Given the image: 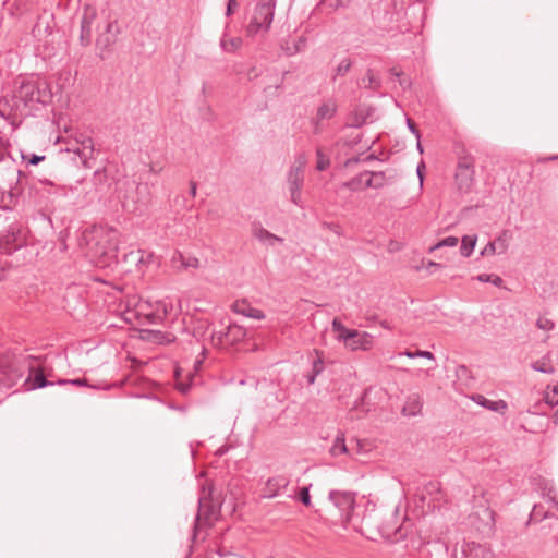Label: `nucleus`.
<instances>
[{"label": "nucleus", "mask_w": 558, "mask_h": 558, "mask_svg": "<svg viewBox=\"0 0 558 558\" xmlns=\"http://www.w3.org/2000/svg\"><path fill=\"white\" fill-rule=\"evenodd\" d=\"M23 179H27L26 174L16 168L13 158L3 159L0 162V193H2L3 208L10 209L15 206L19 196L23 192Z\"/></svg>", "instance_id": "nucleus-1"}, {"label": "nucleus", "mask_w": 558, "mask_h": 558, "mask_svg": "<svg viewBox=\"0 0 558 558\" xmlns=\"http://www.w3.org/2000/svg\"><path fill=\"white\" fill-rule=\"evenodd\" d=\"M14 99L24 106L35 104H47L51 99V92L48 84L38 77H22L16 81Z\"/></svg>", "instance_id": "nucleus-2"}, {"label": "nucleus", "mask_w": 558, "mask_h": 558, "mask_svg": "<svg viewBox=\"0 0 558 558\" xmlns=\"http://www.w3.org/2000/svg\"><path fill=\"white\" fill-rule=\"evenodd\" d=\"M275 8L276 0H259L246 26V35L253 37L259 33H267L274 20Z\"/></svg>", "instance_id": "nucleus-3"}, {"label": "nucleus", "mask_w": 558, "mask_h": 558, "mask_svg": "<svg viewBox=\"0 0 558 558\" xmlns=\"http://www.w3.org/2000/svg\"><path fill=\"white\" fill-rule=\"evenodd\" d=\"M126 192L122 197L123 207L130 211L142 210L150 201V190L147 183L126 181Z\"/></svg>", "instance_id": "nucleus-4"}, {"label": "nucleus", "mask_w": 558, "mask_h": 558, "mask_svg": "<svg viewBox=\"0 0 558 558\" xmlns=\"http://www.w3.org/2000/svg\"><path fill=\"white\" fill-rule=\"evenodd\" d=\"M26 244V231L20 223H11L0 235V253L11 255Z\"/></svg>", "instance_id": "nucleus-5"}, {"label": "nucleus", "mask_w": 558, "mask_h": 558, "mask_svg": "<svg viewBox=\"0 0 558 558\" xmlns=\"http://www.w3.org/2000/svg\"><path fill=\"white\" fill-rule=\"evenodd\" d=\"M219 510L216 505L206 496L198 498V511L195 517L193 527V541L198 536V531L203 527H209L217 520Z\"/></svg>", "instance_id": "nucleus-6"}, {"label": "nucleus", "mask_w": 558, "mask_h": 558, "mask_svg": "<svg viewBox=\"0 0 558 558\" xmlns=\"http://www.w3.org/2000/svg\"><path fill=\"white\" fill-rule=\"evenodd\" d=\"M304 160L290 167L287 174V185L290 193V201L300 208H303L302 189L304 185Z\"/></svg>", "instance_id": "nucleus-7"}, {"label": "nucleus", "mask_w": 558, "mask_h": 558, "mask_svg": "<svg viewBox=\"0 0 558 558\" xmlns=\"http://www.w3.org/2000/svg\"><path fill=\"white\" fill-rule=\"evenodd\" d=\"M475 160L470 154L459 157L456 170V183L460 192L468 193L474 183Z\"/></svg>", "instance_id": "nucleus-8"}, {"label": "nucleus", "mask_w": 558, "mask_h": 558, "mask_svg": "<svg viewBox=\"0 0 558 558\" xmlns=\"http://www.w3.org/2000/svg\"><path fill=\"white\" fill-rule=\"evenodd\" d=\"M329 499L338 511L339 520L342 523H351L355 506L354 495L350 492L331 490Z\"/></svg>", "instance_id": "nucleus-9"}, {"label": "nucleus", "mask_w": 558, "mask_h": 558, "mask_svg": "<svg viewBox=\"0 0 558 558\" xmlns=\"http://www.w3.org/2000/svg\"><path fill=\"white\" fill-rule=\"evenodd\" d=\"M99 28V17L94 7L85 5L81 17L80 44L87 47L92 44L94 25Z\"/></svg>", "instance_id": "nucleus-10"}, {"label": "nucleus", "mask_w": 558, "mask_h": 558, "mask_svg": "<svg viewBox=\"0 0 558 558\" xmlns=\"http://www.w3.org/2000/svg\"><path fill=\"white\" fill-rule=\"evenodd\" d=\"M24 373L15 361L8 356L0 357V386L11 388L23 377Z\"/></svg>", "instance_id": "nucleus-11"}, {"label": "nucleus", "mask_w": 558, "mask_h": 558, "mask_svg": "<svg viewBox=\"0 0 558 558\" xmlns=\"http://www.w3.org/2000/svg\"><path fill=\"white\" fill-rule=\"evenodd\" d=\"M118 33L119 26L116 21H104V31L96 38V49L100 59L106 58V51L116 43Z\"/></svg>", "instance_id": "nucleus-12"}, {"label": "nucleus", "mask_w": 558, "mask_h": 558, "mask_svg": "<svg viewBox=\"0 0 558 558\" xmlns=\"http://www.w3.org/2000/svg\"><path fill=\"white\" fill-rule=\"evenodd\" d=\"M246 337V330L236 325L230 324L226 330L214 331L211 341L215 345H233Z\"/></svg>", "instance_id": "nucleus-13"}, {"label": "nucleus", "mask_w": 558, "mask_h": 558, "mask_svg": "<svg viewBox=\"0 0 558 558\" xmlns=\"http://www.w3.org/2000/svg\"><path fill=\"white\" fill-rule=\"evenodd\" d=\"M342 342L351 351H366L373 345V336L365 331L352 329L351 331H345V336H342Z\"/></svg>", "instance_id": "nucleus-14"}, {"label": "nucleus", "mask_w": 558, "mask_h": 558, "mask_svg": "<svg viewBox=\"0 0 558 558\" xmlns=\"http://www.w3.org/2000/svg\"><path fill=\"white\" fill-rule=\"evenodd\" d=\"M454 558H494L493 553L486 547L474 542H463L460 548V555L457 548L453 554Z\"/></svg>", "instance_id": "nucleus-15"}, {"label": "nucleus", "mask_w": 558, "mask_h": 558, "mask_svg": "<svg viewBox=\"0 0 558 558\" xmlns=\"http://www.w3.org/2000/svg\"><path fill=\"white\" fill-rule=\"evenodd\" d=\"M290 483L289 477L286 475H276L267 480L263 493L265 498L276 497L280 490L286 489Z\"/></svg>", "instance_id": "nucleus-16"}, {"label": "nucleus", "mask_w": 558, "mask_h": 558, "mask_svg": "<svg viewBox=\"0 0 558 558\" xmlns=\"http://www.w3.org/2000/svg\"><path fill=\"white\" fill-rule=\"evenodd\" d=\"M31 374L26 378L24 385H28L27 390H35L39 388H45L47 386H52L53 381H49L41 368H34L29 366Z\"/></svg>", "instance_id": "nucleus-17"}, {"label": "nucleus", "mask_w": 558, "mask_h": 558, "mask_svg": "<svg viewBox=\"0 0 558 558\" xmlns=\"http://www.w3.org/2000/svg\"><path fill=\"white\" fill-rule=\"evenodd\" d=\"M232 311L248 318L264 319L263 311L253 307L246 300H238L232 304Z\"/></svg>", "instance_id": "nucleus-18"}, {"label": "nucleus", "mask_w": 558, "mask_h": 558, "mask_svg": "<svg viewBox=\"0 0 558 558\" xmlns=\"http://www.w3.org/2000/svg\"><path fill=\"white\" fill-rule=\"evenodd\" d=\"M112 180L113 178L106 168L96 170L92 178L93 185L99 193H107L111 187Z\"/></svg>", "instance_id": "nucleus-19"}, {"label": "nucleus", "mask_w": 558, "mask_h": 558, "mask_svg": "<svg viewBox=\"0 0 558 558\" xmlns=\"http://www.w3.org/2000/svg\"><path fill=\"white\" fill-rule=\"evenodd\" d=\"M252 234L262 243L274 245L276 242L282 243L283 239L266 230L259 222L252 225Z\"/></svg>", "instance_id": "nucleus-20"}, {"label": "nucleus", "mask_w": 558, "mask_h": 558, "mask_svg": "<svg viewBox=\"0 0 558 558\" xmlns=\"http://www.w3.org/2000/svg\"><path fill=\"white\" fill-rule=\"evenodd\" d=\"M423 401L421 396L418 393H412L408 396L402 408V413L405 416H415L421 413Z\"/></svg>", "instance_id": "nucleus-21"}, {"label": "nucleus", "mask_w": 558, "mask_h": 558, "mask_svg": "<svg viewBox=\"0 0 558 558\" xmlns=\"http://www.w3.org/2000/svg\"><path fill=\"white\" fill-rule=\"evenodd\" d=\"M473 401H475L478 405L486 408L490 411L504 413L508 405L504 400L493 401L484 397L483 395H475L472 397Z\"/></svg>", "instance_id": "nucleus-22"}, {"label": "nucleus", "mask_w": 558, "mask_h": 558, "mask_svg": "<svg viewBox=\"0 0 558 558\" xmlns=\"http://www.w3.org/2000/svg\"><path fill=\"white\" fill-rule=\"evenodd\" d=\"M306 45V39L302 36L298 37L296 39L288 38L283 39L280 44L281 50L287 56H294L298 52L302 51Z\"/></svg>", "instance_id": "nucleus-23"}, {"label": "nucleus", "mask_w": 558, "mask_h": 558, "mask_svg": "<svg viewBox=\"0 0 558 558\" xmlns=\"http://www.w3.org/2000/svg\"><path fill=\"white\" fill-rule=\"evenodd\" d=\"M143 333L145 340L157 344L170 343L174 340L172 335L165 333L160 330H144Z\"/></svg>", "instance_id": "nucleus-24"}, {"label": "nucleus", "mask_w": 558, "mask_h": 558, "mask_svg": "<svg viewBox=\"0 0 558 558\" xmlns=\"http://www.w3.org/2000/svg\"><path fill=\"white\" fill-rule=\"evenodd\" d=\"M477 242V235H464L461 240L460 253L464 257L471 256Z\"/></svg>", "instance_id": "nucleus-25"}, {"label": "nucleus", "mask_w": 558, "mask_h": 558, "mask_svg": "<svg viewBox=\"0 0 558 558\" xmlns=\"http://www.w3.org/2000/svg\"><path fill=\"white\" fill-rule=\"evenodd\" d=\"M177 262H180L181 267L183 269L187 268H198L199 267V260L196 257L187 256L185 257L183 254L177 252L172 257V263L175 264Z\"/></svg>", "instance_id": "nucleus-26"}, {"label": "nucleus", "mask_w": 558, "mask_h": 558, "mask_svg": "<svg viewBox=\"0 0 558 558\" xmlns=\"http://www.w3.org/2000/svg\"><path fill=\"white\" fill-rule=\"evenodd\" d=\"M337 112V106L332 101L322 104L317 109V120L331 119Z\"/></svg>", "instance_id": "nucleus-27"}, {"label": "nucleus", "mask_w": 558, "mask_h": 558, "mask_svg": "<svg viewBox=\"0 0 558 558\" xmlns=\"http://www.w3.org/2000/svg\"><path fill=\"white\" fill-rule=\"evenodd\" d=\"M242 43L241 37H232L228 39L226 35H223L220 39V47L226 52H234L241 48Z\"/></svg>", "instance_id": "nucleus-28"}, {"label": "nucleus", "mask_w": 558, "mask_h": 558, "mask_svg": "<svg viewBox=\"0 0 558 558\" xmlns=\"http://www.w3.org/2000/svg\"><path fill=\"white\" fill-rule=\"evenodd\" d=\"M531 367L544 374H553L555 372L554 366L551 365V361L548 356H543L542 359L533 362Z\"/></svg>", "instance_id": "nucleus-29"}, {"label": "nucleus", "mask_w": 558, "mask_h": 558, "mask_svg": "<svg viewBox=\"0 0 558 558\" xmlns=\"http://www.w3.org/2000/svg\"><path fill=\"white\" fill-rule=\"evenodd\" d=\"M365 88L378 90L381 87V81L376 76L371 69L366 71V75L362 78Z\"/></svg>", "instance_id": "nucleus-30"}, {"label": "nucleus", "mask_w": 558, "mask_h": 558, "mask_svg": "<svg viewBox=\"0 0 558 558\" xmlns=\"http://www.w3.org/2000/svg\"><path fill=\"white\" fill-rule=\"evenodd\" d=\"M348 452V447L345 445V438L343 433H339L330 448V453L333 457L340 456L342 453Z\"/></svg>", "instance_id": "nucleus-31"}, {"label": "nucleus", "mask_w": 558, "mask_h": 558, "mask_svg": "<svg viewBox=\"0 0 558 558\" xmlns=\"http://www.w3.org/2000/svg\"><path fill=\"white\" fill-rule=\"evenodd\" d=\"M352 61L350 58H344L335 69V74L331 76V81L335 82L338 76H344L351 69Z\"/></svg>", "instance_id": "nucleus-32"}, {"label": "nucleus", "mask_w": 558, "mask_h": 558, "mask_svg": "<svg viewBox=\"0 0 558 558\" xmlns=\"http://www.w3.org/2000/svg\"><path fill=\"white\" fill-rule=\"evenodd\" d=\"M554 514L547 512L544 510V507L542 505H534L531 514H530V522L531 521H542L544 519L553 518Z\"/></svg>", "instance_id": "nucleus-33"}, {"label": "nucleus", "mask_w": 558, "mask_h": 558, "mask_svg": "<svg viewBox=\"0 0 558 558\" xmlns=\"http://www.w3.org/2000/svg\"><path fill=\"white\" fill-rule=\"evenodd\" d=\"M509 239H510V232L508 230H505L494 241V242H496L498 254H502L508 250V240Z\"/></svg>", "instance_id": "nucleus-34"}, {"label": "nucleus", "mask_w": 558, "mask_h": 558, "mask_svg": "<svg viewBox=\"0 0 558 558\" xmlns=\"http://www.w3.org/2000/svg\"><path fill=\"white\" fill-rule=\"evenodd\" d=\"M316 357L313 360L312 363V373L314 376H318L323 373L325 366H324V359H323V352L315 350Z\"/></svg>", "instance_id": "nucleus-35"}, {"label": "nucleus", "mask_w": 558, "mask_h": 558, "mask_svg": "<svg viewBox=\"0 0 558 558\" xmlns=\"http://www.w3.org/2000/svg\"><path fill=\"white\" fill-rule=\"evenodd\" d=\"M316 157H317V162H316V170L318 171H325L329 166H330V159L328 156H326L324 153H323V149L322 148H317L316 150Z\"/></svg>", "instance_id": "nucleus-36"}, {"label": "nucleus", "mask_w": 558, "mask_h": 558, "mask_svg": "<svg viewBox=\"0 0 558 558\" xmlns=\"http://www.w3.org/2000/svg\"><path fill=\"white\" fill-rule=\"evenodd\" d=\"M141 306V300L137 295H128L125 299L126 312H134L141 314L138 307Z\"/></svg>", "instance_id": "nucleus-37"}, {"label": "nucleus", "mask_w": 558, "mask_h": 558, "mask_svg": "<svg viewBox=\"0 0 558 558\" xmlns=\"http://www.w3.org/2000/svg\"><path fill=\"white\" fill-rule=\"evenodd\" d=\"M368 175V171L362 172L352 180L344 183V186L351 191H357L363 185V179Z\"/></svg>", "instance_id": "nucleus-38"}, {"label": "nucleus", "mask_w": 558, "mask_h": 558, "mask_svg": "<svg viewBox=\"0 0 558 558\" xmlns=\"http://www.w3.org/2000/svg\"><path fill=\"white\" fill-rule=\"evenodd\" d=\"M459 243V239L457 236H447L442 240H440L438 243H436L434 246L430 247V252L436 251L441 247H454Z\"/></svg>", "instance_id": "nucleus-39"}, {"label": "nucleus", "mask_w": 558, "mask_h": 558, "mask_svg": "<svg viewBox=\"0 0 558 558\" xmlns=\"http://www.w3.org/2000/svg\"><path fill=\"white\" fill-rule=\"evenodd\" d=\"M475 279L480 282H490L495 287H501L504 280L497 275L481 274Z\"/></svg>", "instance_id": "nucleus-40"}, {"label": "nucleus", "mask_w": 558, "mask_h": 558, "mask_svg": "<svg viewBox=\"0 0 558 558\" xmlns=\"http://www.w3.org/2000/svg\"><path fill=\"white\" fill-rule=\"evenodd\" d=\"M367 113H364L363 110H356L351 118L350 126L352 128H361L367 119Z\"/></svg>", "instance_id": "nucleus-41"}, {"label": "nucleus", "mask_w": 558, "mask_h": 558, "mask_svg": "<svg viewBox=\"0 0 558 558\" xmlns=\"http://www.w3.org/2000/svg\"><path fill=\"white\" fill-rule=\"evenodd\" d=\"M57 384L58 385H73V386H77V387L88 386V387L94 388V389H99L100 388L98 386L89 385L85 378L59 379L57 381Z\"/></svg>", "instance_id": "nucleus-42"}, {"label": "nucleus", "mask_w": 558, "mask_h": 558, "mask_svg": "<svg viewBox=\"0 0 558 558\" xmlns=\"http://www.w3.org/2000/svg\"><path fill=\"white\" fill-rule=\"evenodd\" d=\"M401 354L405 355L409 359L424 357V359H428V360H435V356H434V354L432 352L424 351V350H416L414 352L407 350V351H404Z\"/></svg>", "instance_id": "nucleus-43"}, {"label": "nucleus", "mask_w": 558, "mask_h": 558, "mask_svg": "<svg viewBox=\"0 0 558 558\" xmlns=\"http://www.w3.org/2000/svg\"><path fill=\"white\" fill-rule=\"evenodd\" d=\"M401 532V527L396 524H390L389 522L384 523L380 527V533L384 536L390 537L392 535L397 536Z\"/></svg>", "instance_id": "nucleus-44"}, {"label": "nucleus", "mask_w": 558, "mask_h": 558, "mask_svg": "<svg viewBox=\"0 0 558 558\" xmlns=\"http://www.w3.org/2000/svg\"><path fill=\"white\" fill-rule=\"evenodd\" d=\"M21 157L24 161H26L27 165H32V166H36L45 159V156H39L36 154L27 155V154L22 153Z\"/></svg>", "instance_id": "nucleus-45"}, {"label": "nucleus", "mask_w": 558, "mask_h": 558, "mask_svg": "<svg viewBox=\"0 0 558 558\" xmlns=\"http://www.w3.org/2000/svg\"><path fill=\"white\" fill-rule=\"evenodd\" d=\"M536 326H537L538 329L549 331V330H553L555 328V323L553 320L548 319V318L539 317L536 320Z\"/></svg>", "instance_id": "nucleus-46"}, {"label": "nucleus", "mask_w": 558, "mask_h": 558, "mask_svg": "<svg viewBox=\"0 0 558 558\" xmlns=\"http://www.w3.org/2000/svg\"><path fill=\"white\" fill-rule=\"evenodd\" d=\"M332 328L335 331L338 332V340L342 341V336H345V331H351L352 329H349L342 325V323L335 318L332 322Z\"/></svg>", "instance_id": "nucleus-47"}, {"label": "nucleus", "mask_w": 558, "mask_h": 558, "mask_svg": "<svg viewBox=\"0 0 558 558\" xmlns=\"http://www.w3.org/2000/svg\"><path fill=\"white\" fill-rule=\"evenodd\" d=\"M171 206H173L175 209H183L190 207L191 205H187V199L185 195H177L172 199Z\"/></svg>", "instance_id": "nucleus-48"}, {"label": "nucleus", "mask_w": 558, "mask_h": 558, "mask_svg": "<svg viewBox=\"0 0 558 558\" xmlns=\"http://www.w3.org/2000/svg\"><path fill=\"white\" fill-rule=\"evenodd\" d=\"M299 500L306 507L312 506L308 487H302L299 492Z\"/></svg>", "instance_id": "nucleus-49"}, {"label": "nucleus", "mask_w": 558, "mask_h": 558, "mask_svg": "<svg viewBox=\"0 0 558 558\" xmlns=\"http://www.w3.org/2000/svg\"><path fill=\"white\" fill-rule=\"evenodd\" d=\"M93 151H94V149H93V146H92V145H90V146H88V147H87L86 145H84V147H83V151H82V153H78V154H80V157H81V158H82V160H83V165H84L86 168H89V167H90V166L88 165V161H87V160H88V158L93 155Z\"/></svg>", "instance_id": "nucleus-50"}, {"label": "nucleus", "mask_w": 558, "mask_h": 558, "mask_svg": "<svg viewBox=\"0 0 558 558\" xmlns=\"http://www.w3.org/2000/svg\"><path fill=\"white\" fill-rule=\"evenodd\" d=\"M495 253H498L496 242L490 241L481 251V256L494 255Z\"/></svg>", "instance_id": "nucleus-51"}, {"label": "nucleus", "mask_w": 558, "mask_h": 558, "mask_svg": "<svg viewBox=\"0 0 558 558\" xmlns=\"http://www.w3.org/2000/svg\"><path fill=\"white\" fill-rule=\"evenodd\" d=\"M545 400L550 405L558 404V386H556L550 393H547Z\"/></svg>", "instance_id": "nucleus-52"}, {"label": "nucleus", "mask_w": 558, "mask_h": 558, "mask_svg": "<svg viewBox=\"0 0 558 558\" xmlns=\"http://www.w3.org/2000/svg\"><path fill=\"white\" fill-rule=\"evenodd\" d=\"M365 180L363 179V186L364 187H373V189H379V183L374 182L375 178H372L371 172L368 171V175H365Z\"/></svg>", "instance_id": "nucleus-53"}, {"label": "nucleus", "mask_w": 558, "mask_h": 558, "mask_svg": "<svg viewBox=\"0 0 558 558\" xmlns=\"http://www.w3.org/2000/svg\"><path fill=\"white\" fill-rule=\"evenodd\" d=\"M236 7H238L236 0H227L226 15L231 16L234 13V10Z\"/></svg>", "instance_id": "nucleus-54"}, {"label": "nucleus", "mask_w": 558, "mask_h": 558, "mask_svg": "<svg viewBox=\"0 0 558 558\" xmlns=\"http://www.w3.org/2000/svg\"><path fill=\"white\" fill-rule=\"evenodd\" d=\"M407 125L409 130L415 135L417 140L421 138V133L418 129L416 128L415 123L411 119H407Z\"/></svg>", "instance_id": "nucleus-55"}, {"label": "nucleus", "mask_w": 558, "mask_h": 558, "mask_svg": "<svg viewBox=\"0 0 558 558\" xmlns=\"http://www.w3.org/2000/svg\"><path fill=\"white\" fill-rule=\"evenodd\" d=\"M372 178H375L374 182L379 183V187L384 185L385 182V174L384 172H371Z\"/></svg>", "instance_id": "nucleus-56"}, {"label": "nucleus", "mask_w": 558, "mask_h": 558, "mask_svg": "<svg viewBox=\"0 0 558 558\" xmlns=\"http://www.w3.org/2000/svg\"><path fill=\"white\" fill-rule=\"evenodd\" d=\"M484 514L486 517V520L488 523H493L494 522V511H492L489 508H486L484 510Z\"/></svg>", "instance_id": "nucleus-57"}, {"label": "nucleus", "mask_w": 558, "mask_h": 558, "mask_svg": "<svg viewBox=\"0 0 558 558\" xmlns=\"http://www.w3.org/2000/svg\"><path fill=\"white\" fill-rule=\"evenodd\" d=\"M441 267L442 265L440 263L429 262L426 268L428 271L433 272L434 269H439Z\"/></svg>", "instance_id": "nucleus-58"}, {"label": "nucleus", "mask_w": 558, "mask_h": 558, "mask_svg": "<svg viewBox=\"0 0 558 558\" xmlns=\"http://www.w3.org/2000/svg\"><path fill=\"white\" fill-rule=\"evenodd\" d=\"M196 191H197V184L194 181H191L190 182V195H191V197L194 198L196 196Z\"/></svg>", "instance_id": "nucleus-59"}, {"label": "nucleus", "mask_w": 558, "mask_h": 558, "mask_svg": "<svg viewBox=\"0 0 558 558\" xmlns=\"http://www.w3.org/2000/svg\"><path fill=\"white\" fill-rule=\"evenodd\" d=\"M389 73L391 76L398 77V78H400L402 75V72L400 70H398L397 68L389 69Z\"/></svg>", "instance_id": "nucleus-60"}, {"label": "nucleus", "mask_w": 558, "mask_h": 558, "mask_svg": "<svg viewBox=\"0 0 558 558\" xmlns=\"http://www.w3.org/2000/svg\"><path fill=\"white\" fill-rule=\"evenodd\" d=\"M424 169V163L421 162L418 166H417V175L420 178V183H421V186L423 185V172L422 170Z\"/></svg>", "instance_id": "nucleus-61"}, {"label": "nucleus", "mask_w": 558, "mask_h": 558, "mask_svg": "<svg viewBox=\"0 0 558 558\" xmlns=\"http://www.w3.org/2000/svg\"><path fill=\"white\" fill-rule=\"evenodd\" d=\"M3 159H12V157L3 148L0 147V162H2Z\"/></svg>", "instance_id": "nucleus-62"}, {"label": "nucleus", "mask_w": 558, "mask_h": 558, "mask_svg": "<svg viewBox=\"0 0 558 558\" xmlns=\"http://www.w3.org/2000/svg\"><path fill=\"white\" fill-rule=\"evenodd\" d=\"M399 84H400V86H401L402 88H404V89H405V88L410 87L411 82H410V80H408V78H400V80H399Z\"/></svg>", "instance_id": "nucleus-63"}, {"label": "nucleus", "mask_w": 558, "mask_h": 558, "mask_svg": "<svg viewBox=\"0 0 558 558\" xmlns=\"http://www.w3.org/2000/svg\"><path fill=\"white\" fill-rule=\"evenodd\" d=\"M145 316H146L147 320H148L149 323H153V324H154V323H156L157 318L159 317V316H158L157 314H155V313H149V314H146Z\"/></svg>", "instance_id": "nucleus-64"}]
</instances>
